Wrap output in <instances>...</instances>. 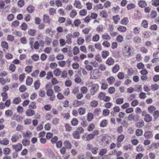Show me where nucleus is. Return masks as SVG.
Returning <instances> with one entry per match:
<instances>
[{"label": "nucleus", "instance_id": "680f3d73", "mask_svg": "<svg viewBox=\"0 0 159 159\" xmlns=\"http://www.w3.org/2000/svg\"><path fill=\"white\" fill-rule=\"evenodd\" d=\"M56 13V10L53 8H51L49 9V14L50 15H53Z\"/></svg>", "mask_w": 159, "mask_h": 159}, {"label": "nucleus", "instance_id": "4be33fe9", "mask_svg": "<svg viewBox=\"0 0 159 159\" xmlns=\"http://www.w3.org/2000/svg\"><path fill=\"white\" fill-rule=\"evenodd\" d=\"M35 7L32 5H29L27 8L26 10L29 13H33Z\"/></svg>", "mask_w": 159, "mask_h": 159}, {"label": "nucleus", "instance_id": "423d86ee", "mask_svg": "<svg viewBox=\"0 0 159 159\" xmlns=\"http://www.w3.org/2000/svg\"><path fill=\"white\" fill-rule=\"evenodd\" d=\"M153 134L152 132L151 131H148L145 132L144 134V137L147 139H151L153 137Z\"/></svg>", "mask_w": 159, "mask_h": 159}, {"label": "nucleus", "instance_id": "dca6fc26", "mask_svg": "<svg viewBox=\"0 0 159 159\" xmlns=\"http://www.w3.org/2000/svg\"><path fill=\"white\" fill-rule=\"evenodd\" d=\"M128 119L130 121L134 120L136 121L138 119L137 116H134L131 114L129 115L128 117Z\"/></svg>", "mask_w": 159, "mask_h": 159}, {"label": "nucleus", "instance_id": "13d9d810", "mask_svg": "<svg viewBox=\"0 0 159 159\" xmlns=\"http://www.w3.org/2000/svg\"><path fill=\"white\" fill-rule=\"evenodd\" d=\"M95 128V126L93 124H91L88 128V130L89 131H92Z\"/></svg>", "mask_w": 159, "mask_h": 159}, {"label": "nucleus", "instance_id": "c9c22d12", "mask_svg": "<svg viewBox=\"0 0 159 159\" xmlns=\"http://www.w3.org/2000/svg\"><path fill=\"white\" fill-rule=\"evenodd\" d=\"M120 69V66L118 64L114 66L112 70L114 73H116Z\"/></svg>", "mask_w": 159, "mask_h": 159}, {"label": "nucleus", "instance_id": "aec40b11", "mask_svg": "<svg viewBox=\"0 0 159 159\" xmlns=\"http://www.w3.org/2000/svg\"><path fill=\"white\" fill-rule=\"evenodd\" d=\"M99 12L100 16L103 18H106L108 16L107 12L105 10L100 11Z\"/></svg>", "mask_w": 159, "mask_h": 159}, {"label": "nucleus", "instance_id": "bb28decb", "mask_svg": "<svg viewBox=\"0 0 159 159\" xmlns=\"http://www.w3.org/2000/svg\"><path fill=\"white\" fill-rule=\"evenodd\" d=\"M107 121L106 120H103L100 123V126L102 127H104L107 126Z\"/></svg>", "mask_w": 159, "mask_h": 159}, {"label": "nucleus", "instance_id": "a19ab883", "mask_svg": "<svg viewBox=\"0 0 159 159\" xmlns=\"http://www.w3.org/2000/svg\"><path fill=\"white\" fill-rule=\"evenodd\" d=\"M77 14L76 11L75 10H73L70 13V16L71 18H74Z\"/></svg>", "mask_w": 159, "mask_h": 159}, {"label": "nucleus", "instance_id": "f3484780", "mask_svg": "<svg viewBox=\"0 0 159 159\" xmlns=\"http://www.w3.org/2000/svg\"><path fill=\"white\" fill-rule=\"evenodd\" d=\"M102 38L103 39L107 40H109L111 39V37L110 35L107 33H105L103 34L102 35Z\"/></svg>", "mask_w": 159, "mask_h": 159}, {"label": "nucleus", "instance_id": "f8f14e48", "mask_svg": "<svg viewBox=\"0 0 159 159\" xmlns=\"http://www.w3.org/2000/svg\"><path fill=\"white\" fill-rule=\"evenodd\" d=\"M50 18L48 15H44L43 16V21L45 23H49L50 22Z\"/></svg>", "mask_w": 159, "mask_h": 159}, {"label": "nucleus", "instance_id": "39448f33", "mask_svg": "<svg viewBox=\"0 0 159 159\" xmlns=\"http://www.w3.org/2000/svg\"><path fill=\"white\" fill-rule=\"evenodd\" d=\"M99 88V86L98 84H93L90 89L91 94L92 95H94L95 93L97 92Z\"/></svg>", "mask_w": 159, "mask_h": 159}, {"label": "nucleus", "instance_id": "5701e85b", "mask_svg": "<svg viewBox=\"0 0 159 159\" xmlns=\"http://www.w3.org/2000/svg\"><path fill=\"white\" fill-rule=\"evenodd\" d=\"M107 80L110 84H113L115 81V79L113 76H111L107 79Z\"/></svg>", "mask_w": 159, "mask_h": 159}, {"label": "nucleus", "instance_id": "0eeeda50", "mask_svg": "<svg viewBox=\"0 0 159 159\" xmlns=\"http://www.w3.org/2000/svg\"><path fill=\"white\" fill-rule=\"evenodd\" d=\"M34 113V111L30 109L27 110L26 111V115L28 116H32Z\"/></svg>", "mask_w": 159, "mask_h": 159}, {"label": "nucleus", "instance_id": "864d4df0", "mask_svg": "<svg viewBox=\"0 0 159 159\" xmlns=\"http://www.w3.org/2000/svg\"><path fill=\"white\" fill-rule=\"evenodd\" d=\"M95 48L98 49L99 50L101 51L102 50V47L101 44L99 43H96L94 44Z\"/></svg>", "mask_w": 159, "mask_h": 159}, {"label": "nucleus", "instance_id": "e2e57ef3", "mask_svg": "<svg viewBox=\"0 0 159 159\" xmlns=\"http://www.w3.org/2000/svg\"><path fill=\"white\" fill-rule=\"evenodd\" d=\"M94 137L93 134H89L86 137V140L87 141H89L91 139H92L94 138Z\"/></svg>", "mask_w": 159, "mask_h": 159}, {"label": "nucleus", "instance_id": "338daca9", "mask_svg": "<svg viewBox=\"0 0 159 159\" xmlns=\"http://www.w3.org/2000/svg\"><path fill=\"white\" fill-rule=\"evenodd\" d=\"M141 25L144 28H147L148 27V23L146 20H143L141 23Z\"/></svg>", "mask_w": 159, "mask_h": 159}, {"label": "nucleus", "instance_id": "69168bd1", "mask_svg": "<svg viewBox=\"0 0 159 159\" xmlns=\"http://www.w3.org/2000/svg\"><path fill=\"white\" fill-rule=\"evenodd\" d=\"M91 29V27H89L83 30L82 31L85 34H88Z\"/></svg>", "mask_w": 159, "mask_h": 159}, {"label": "nucleus", "instance_id": "f257e3e1", "mask_svg": "<svg viewBox=\"0 0 159 159\" xmlns=\"http://www.w3.org/2000/svg\"><path fill=\"white\" fill-rule=\"evenodd\" d=\"M122 52L124 55L127 57L132 56L134 54L133 48L128 45L124 46Z\"/></svg>", "mask_w": 159, "mask_h": 159}, {"label": "nucleus", "instance_id": "7c9ffc66", "mask_svg": "<svg viewBox=\"0 0 159 159\" xmlns=\"http://www.w3.org/2000/svg\"><path fill=\"white\" fill-rule=\"evenodd\" d=\"M22 143L24 146H29L30 144V141L25 138L22 140Z\"/></svg>", "mask_w": 159, "mask_h": 159}, {"label": "nucleus", "instance_id": "1a4fd4ad", "mask_svg": "<svg viewBox=\"0 0 159 159\" xmlns=\"http://www.w3.org/2000/svg\"><path fill=\"white\" fill-rule=\"evenodd\" d=\"M129 22L128 19L127 17H123L121 20L120 23L122 25H126Z\"/></svg>", "mask_w": 159, "mask_h": 159}, {"label": "nucleus", "instance_id": "4d7b16f0", "mask_svg": "<svg viewBox=\"0 0 159 159\" xmlns=\"http://www.w3.org/2000/svg\"><path fill=\"white\" fill-rule=\"evenodd\" d=\"M153 2L152 3V6L157 7L159 6V0H152Z\"/></svg>", "mask_w": 159, "mask_h": 159}, {"label": "nucleus", "instance_id": "ea45409f", "mask_svg": "<svg viewBox=\"0 0 159 159\" xmlns=\"http://www.w3.org/2000/svg\"><path fill=\"white\" fill-rule=\"evenodd\" d=\"M141 41V39L138 36H136L133 39V42L136 43H139Z\"/></svg>", "mask_w": 159, "mask_h": 159}, {"label": "nucleus", "instance_id": "473e14b6", "mask_svg": "<svg viewBox=\"0 0 159 159\" xmlns=\"http://www.w3.org/2000/svg\"><path fill=\"white\" fill-rule=\"evenodd\" d=\"M32 135V133L29 131H27L25 134L24 133L23 134V137L25 138H30L31 137Z\"/></svg>", "mask_w": 159, "mask_h": 159}, {"label": "nucleus", "instance_id": "cd10ccee", "mask_svg": "<svg viewBox=\"0 0 159 159\" xmlns=\"http://www.w3.org/2000/svg\"><path fill=\"white\" fill-rule=\"evenodd\" d=\"M109 54V52L107 51H103L102 52V56L103 59L106 58Z\"/></svg>", "mask_w": 159, "mask_h": 159}, {"label": "nucleus", "instance_id": "37998d69", "mask_svg": "<svg viewBox=\"0 0 159 159\" xmlns=\"http://www.w3.org/2000/svg\"><path fill=\"white\" fill-rule=\"evenodd\" d=\"M13 114L12 111L10 110H6L5 112V115L7 117L11 116Z\"/></svg>", "mask_w": 159, "mask_h": 159}, {"label": "nucleus", "instance_id": "a18cd8bd", "mask_svg": "<svg viewBox=\"0 0 159 159\" xmlns=\"http://www.w3.org/2000/svg\"><path fill=\"white\" fill-rule=\"evenodd\" d=\"M73 53L74 55H77L80 52L79 48L77 47H75L73 49Z\"/></svg>", "mask_w": 159, "mask_h": 159}, {"label": "nucleus", "instance_id": "5fc2aeb1", "mask_svg": "<svg viewBox=\"0 0 159 159\" xmlns=\"http://www.w3.org/2000/svg\"><path fill=\"white\" fill-rule=\"evenodd\" d=\"M21 101V100L20 97L16 98L14 99L13 100V103L15 104H18Z\"/></svg>", "mask_w": 159, "mask_h": 159}, {"label": "nucleus", "instance_id": "9d476101", "mask_svg": "<svg viewBox=\"0 0 159 159\" xmlns=\"http://www.w3.org/2000/svg\"><path fill=\"white\" fill-rule=\"evenodd\" d=\"M84 103V102L83 101L76 100H75L73 102V105L74 107H77L83 105Z\"/></svg>", "mask_w": 159, "mask_h": 159}, {"label": "nucleus", "instance_id": "79ce46f5", "mask_svg": "<svg viewBox=\"0 0 159 159\" xmlns=\"http://www.w3.org/2000/svg\"><path fill=\"white\" fill-rule=\"evenodd\" d=\"M53 76V75L52 72L51 71H48L47 73L46 78L47 80H49L51 78H52Z\"/></svg>", "mask_w": 159, "mask_h": 159}, {"label": "nucleus", "instance_id": "a211bd4d", "mask_svg": "<svg viewBox=\"0 0 159 159\" xmlns=\"http://www.w3.org/2000/svg\"><path fill=\"white\" fill-rule=\"evenodd\" d=\"M152 118L148 114L145 115L144 118V120L146 122H149L152 120Z\"/></svg>", "mask_w": 159, "mask_h": 159}, {"label": "nucleus", "instance_id": "412c9836", "mask_svg": "<svg viewBox=\"0 0 159 159\" xmlns=\"http://www.w3.org/2000/svg\"><path fill=\"white\" fill-rule=\"evenodd\" d=\"M139 6L141 8L145 7L147 5L145 1L143 0H140L138 2Z\"/></svg>", "mask_w": 159, "mask_h": 159}, {"label": "nucleus", "instance_id": "09e8293b", "mask_svg": "<svg viewBox=\"0 0 159 159\" xmlns=\"http://www.w3.org/2000/svg\"><path fill=\"white\" fill-rule=\"evenodd\" d=\"M100 39V36L99 34H96L95 35L93 36L92 38V40L94 42H97Z\"/></svg>", "mask_w": 159, "mask_h": 159}, {"label": "nucleus", "instance_id": "6e6552de", "mask_svg": "<svg viewBox=\"0 0 159 159\" xmlns=\"http://www.w3.org/2000/svg\"><path fill=\"white\" fill-rule=\"evenodd\" d=\"M114 63V60L111 57H109L106 61V64L109 66L112 65Z\"/></svg>", "mask_w": 159, "mask_h": 159}, {"label": "nucleus", "instance_id": "3c124183", "mask_svg": "<svg viewBox=\"0 0 159 159\" xmlns=\"http://www.w3.org/2000/svg\"><path fill=\"white\" fill-rule=\"evenodd\" d=\"M78 111L80 115H83L85 112V109L81 107H80Z\"/></svg>", "mask_w": 159, "mask_h": 159}, {"label": "nucleus", "instance_id": "774afa93", "mask_svg": "<svg viewBox=\"0 0 159 159\" xmlns=\"http://www.w3.org/2000/svg\"><path fill=\"white\" fill-rule=\"evenodd\" d=\"M28 32L30 35L33 36L35 34L36 31L34 30L30 29L28 30Z\"/></svg>", "mask_w": 159, "mask_h": 159}, {"label": "nucleus", "instance_id": "7ed1b4c3", "mask_svg": "<svg viewBox=\"0 0 159 159\" xmlns=\"http://www.w3.org/2000/svg\"><path fill=\"white\" fill-rule=\"evenodd\" d=\"M98 98L100 100H103L105 102H108L110 100V97L106 96L105 93L103 92H101L98 94Z\"/></svg>", "mask_w": 159, "mask_h": 159}, {"label": "nucleus", "instance_id": "603ef678", "mask_svg": "<svg viewBox=\"0 0 159 159\" xmlns=\"http://www.w3.org/2000/svg\"><path fill=\"white\" fill-rule=\"evenodd\" d=\"M71 125L73 126H76L78 123V121L76 118H73L71 121Z\"/></svg>", "mask_w": 159, "mask_h": 159}, {"label": "nucleus", "instance_id": "393cba45", "mask_svg": "<svg viewBox=\"0 0 159 159\" xmlns=\"http://www.w3.org/2000/svg\"><path fill=\"white\" fill-rule=\"evenodd\" d=\"M96 30L98 33L103 32L104 31L103 25H98L96 28Z\"/></svg>", "mask_w": 159, "mask_h": 159}, {"label": "nucleus", "instance_id": "2f4dec72", "mask_svg": "<svg viewBox=\"0 0 159 159\" xmlns=\"http://www.w3.org/2000/svg\"><path fill=\"white\" fill-rule=\"evenodd\" d=\"M53 73L55 76H59L61 74V71L58 68H57L54 71Z\"/></svg>", "mask_w": 159, "mask_h": 159}, {"label": "nucleus", "instance_id": "bf43d9fd", "mask_svg": "<svg viewBox=\"0 0 159 159\" xmlns=\"http://www.w3.org/2000/svg\"><path fill=\"white\" fill-rule=\"evenodd\" d=\"M51 124L50 123H47L44 125V128L46 130H49L51 128Z\"/></svg>", "mask_w": 159, "mask_h": 159}, {"label": "nucleus", "instance_id": "b1692460", "mask_svg": "<svg viewBox=\"0 0 159 159\" xmlns=\"http://www.w3.org/2000/svg\"><path fill=\"white\" fill-rule=\"evenodd\" d=\"M113 20H114V23L116 24L120 20V17L118 15L114 16L112 17Z\"/></svg>", "mask_w": 159, "mask_h": 159}, {"label": "nucleus", "instance_id": "f704fd0d", "mask_svg": "<svg viewBox=\"0 0 159 159\" xmlns=\"http://www.w3.org/2000/svg\"><path fill=\"white\" fill-rule=\"evenodd\" d=\"M1 96L2 97V100L3 101H5L8 98L7 94L5 92L1 93Z\"/></svg>", "mask_w": 159, "mask_h": 159}, {"label": "nucleus", "instance_id": "ddd939ff", "mask_svg": "<svg viewBox=\"0 0 159 159\" xmlns=\"http://www.w3.org/2000/svg\"><path fill=\"white\" fill-rule=\"evenodd\" d=\"M74 5L75 7L79 9H81L83 7V6L81 4L80 1H75L74 2Z\"/></svg>", "mask_w": 159, "mask_h": 159}, {"label": "nucleus", "instance_id": "2eb2a0df", "mask_svg": "<svg viewBox=\"0 0 159 159\" xmlns=\"http://www.w3.org/2000/svg\"><path fill=\"white\" fill-rule=\"evenodd\" d=\"M117 30L121 32L124 33L127 30L126 28L123 26L119 25L118 26L117 29Z\"/></svg>", "mask_w": 159, "mask_h": 159}, {"label": "nucleus", "instance_id": "f03ea898", "mask_svg": "<svg viewBox=\"0 0 159 159\" xmlns=\"http://www.w3.org/2000/svg\"><path fill=\"white\" fill-rule=\"evenodd\" d=\"M101 73L98 69H95L91 71L90 73V78L93 79H97L101 75Z\"/></svg>", "mask_w": 159, "mask_h": 159}, {"label": "nucleus", "instance_id": "0e129e2a", "mask_svg": "<svg viewBox=\"0 0 159 159\" xmlns=\"http://www.w3.org/2000/svg\"><path fill=\"white\" fill-rule=\"evenodd\" d=\"M110 113V111L108 109H104L102 112V115L104 116H108Z\"/></svg>", "mask_w": 159, "mask_h": 159}, {"label": "nucleus", "instance_id": "20e7f679", "mask_svg": "<svg viewBox=\"0 0 159 159\" xmlns=\"http://www.w3.org/2000/svg\"><path fill=\"white\" fill-rule=\"evenodd\" d=\"M12 147V149L17 152L21 150L22 148V146L20 143H18L16 144L13 145Z\"/></svg>", "mask_w": 159, "mask_h": 159}, {"label": "nucleus", "instance_id": "6ab92c4d", "mask_svg": "<svg viewBox=\"0 0 159 159\" xmlns=\"http://www.w3.org/2000/svg\"><path fill=\"white\" fill-rule=\"evenodd\" d=\"M9 140L7 139L6 138H3L1 140V144L6 146L9 144Z\"/></svg>", "mask_w": 159, "mask_h": 159}, {"label": "nucleus", "instance_id": "58836bf2", "mask_svg": "<svg viewBox=\"0 0 159 159\" xmlns=\"http://www.w3.org/2000/svg\"><path fill=\"white\" fill-rule=\"evenodd\" d=\"M79 134H80L76 130L73 133L72 135L74 138L76 139H79L80 138Z\"/></svg>", "mask_w": 159, "mask_h": 159}, {"label": "nucleus", "instance_id": "c03bdc74", "mask_svg": "<svg viewBox=\"0 0 159 159\" xmlns=\"http://www.w3.org/2000/svg\"><path fill=\"white\" fill-rule=\"evenodd\" d=\"M159 89V85L156 84L151 85V89L153 91H156Z\"/></svg>", "mask_w": 159, "mask_h": 159}, {"label": "nucleus", "instance_id": "a878e982", "mask_svg": "<svg viewBox=\"0 0 159 159\" xmlns=\"http://www.w3.org/2000/svg\"><path fill=\"white\" fill-rule=\"evenodd\" d=\"M19 139L18 135L14 134L13 135L11 139V141L12 143H15L18 141Z\"/></svg>", "mask_w": 159, "mask_h": 159}, {"label": "nucleus", "instance_id": "052dcab7", "mask_svg": "<svg viewBox=\"0 0 159 159\" xmlns=\"http://www.w3.org/2000/svg\"><path fill=\"white\" fill-rule=\"evenodd\" d=\"M156 109L155 107L153 106H151L148 108V111L150 113H152Z\"/></svg>", "mask_w": 159, "mask_h": 159}, {"label": "nucleus", "instance_id": "72a5a7b5", "mask_svg": "<svg viewBox=\"0 0 159 159\" xmlns=\"http://www.w3.org/2000/svg\"><path fill=\"white\" fill-rule=\"evenodd\" d=\"M94 115L91 113H89L87 115V120L89 121H90L93 119Z\"/></svg>", "mask_w": 159, "mask_h": 159}, {"label": "nucleus", "instance_id": "8fccbe9b", "mask_svg": "<svg viewBox=\"0 0 159 159\" xmlns=\"http://www.w3.org/2000/svg\"><path fill=\"white\" fill-rule=\"evenodd\" d=\"M25 4V2L23 0H19L17 3L18 6L19 7H22Z\"/></svg>", "mask_w": 159, "mask_h": 159}, {"label": "nucleus", "instance_id": "49530a36", "mask_svg": "<svg viewBox=\"0 0 159 159\" xmlns=\"http://www.w3.org/2000/svg\"><path fill=\"white\" fill-rule=\"evenodd\" d=\"M40 85V81L39 80L36 81L34 83V86L35 89L37 90L39 89Z\"/></svg>", "mask_w": 159, "mask_h": 159}, {"label": "nucleus", "instance_id": "4468645a", "mask_svg": "<svg viewBox=\"0 0 159 159\" xmlns=\"http://www.w3.org/2000/svg\"><path fill=\"white\" fill-rule=\"evenodd\" d=\"M72 37V34H69L66 36L67 40L66 42L68 44H70L72 43L71 41Z\"/></svg>", "mask_w": 159, "mask_h": 159}, {"label": "nucleus", "instance_id": "4c0bfd02", "mask_svg": "<svg viewBox=\"0 0 159 159\" xmlns=\"http://www.w3.org/2000/svg\"><path fill=\"white\" fill-rule=\"evenodd\" d=\"M94 59L99 63H101L102 61V59L101 58L100 55L98 54L95 56Z\"/></svg>", "mask_w": 159, "mask_h": 159}, {"label": "nucleus", "instance_id": "6e6d98bb", "mask_svg": "<svg viewBox=\"0 0 159 159\" xmlns=\"http://www.w3.org/2000/svg\"><path fill=\"white\" fill-rule=\"evenodd\" d=\"M88 89L85 87H82L80 89V91L83 94H86L88 91Z\"/></svg>", "mask_w": 159, "mask_h": 159}, {"label": "nucleus", "instance_id": "c85d7f7f", "mask_svg": "<svg viewBox=\"0 0 159 159\" xmlns=\"http://www.w3.org/2000/svg\"><path fill=\"white\" fill-rule=\"evenodd\" d=\"M45 33L50 36H52L53 31H52V28H47L45 30Z\"/></svg>", "mask_w": 159, "mask_h": 159}, {"label": "nucleus", "instance_id": "e433bc0d", "mask_svg": "<svg viewBox=\"0 0 159 159\" xmlns=\"http://www.w3.org/2000/svg\"><path fill=\"white\" fill-rule=\"evenodd\" d=\"M33 82V79L30 77H28L26 79V83L27 85H31Z\"/></svg>", "mask_w": 159, "mask_h": 159}, {"label": "nucleus", "instance_id": "de8ad7c7", "mask_svg": "<svg viewBox=\"0 0 159 159\" xmlns=\"http://www.w3.org/2000/svg\"><path fill=\"white\" fill-rule=\"evenodd\" d=\"M124 135L122 134L118 136L117 139L118 142H122L124 139Z\"/></svg>", "mask_w": 159, "mask_h": 159}, {"label": "nucleus", "instance_id": "9b49d317", "mask_svg": "<svg viewBox=\"0 0 159 159\" xmlns=\"http://www.w3.org/2000/svg\"><path fill=\"white\" fill-rule=\"evenodd\" d=\"M63 144L65 148L67 149H70L71 148L72 145L68 141L66 140L64 142Z\"/></svg>", "mask_w": 159, "mask_h": 159}, {"label": "nucleus", "instance_id": "c756f323", "mask_svg": "<svg viewBox=\"0 0 159 159\" xmlns=\"http://www.w3.org/2000/svg\"><path fill=\"white\" fill-rule=\"evenodd\" d=\"M52 42L51 39L49 37H47L45 39V43L48 46H49Z\"/></svg>", "mask_w": 159, "mask_h": 159}]
</instances>
